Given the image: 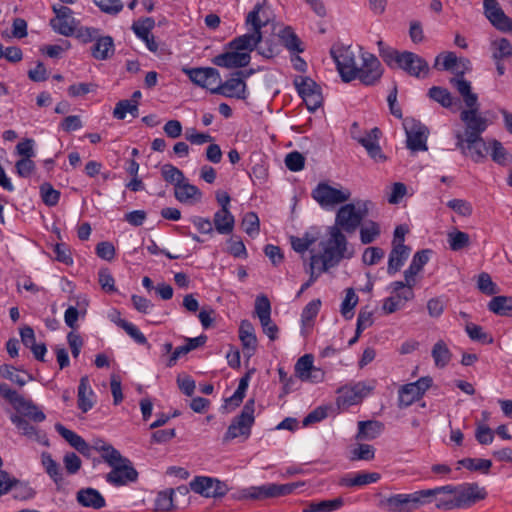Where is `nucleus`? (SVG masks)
<instances>
[{
  "label": "nucleus",
  "mask_w": 512,
  "mask_h": 512,
  "mask_svg": "<svg viewBox=\"0 0 512 512\" xmlns=\"http://www.w3.org/2000/svg\"><path fill=\"white\" fill-rule=\"evenodd\" d=\"M483 13L490 24L502 33L512 32V18L507 16L497 0H483Z\"/></svg>",
  "instance_id": "12"
},
{
  "label": "nucleus",
  "mask_w": 512,
  "mask_h": 512,
  "mask_svg": "<svg viewBox=\"0 0 512 512\" xmlns=\"http://www.w3.org/2000/svg\"><path fill=\"white\" fill-rule=\"evenodd\" d=\"M190 488L195 493L207 498L223 497L228 492V487L224 482L206 476H196L190 482Z\"/></svg>",
  "instance_id": "15"
},
{
  "label": "nucleus",
  "mask_w": 512,
  "mask_h": 512,
  "mask_svg": "<svg viewBox=\"0 0 512 512\" xmlns=\"http://www.w3.org/2000/svg\"><path fill=\"white\" fill-rule=\"evenodd\" d=\"M488 309L496 315L512 317V297L495 296L489 301Z\"/></svg>",
  "instance_id": "37"
},
{
  "label": "nucleus",
  "mask_w": 512,
  "mask_h": 512,
  "mask_svg": "<svg viewBox=\"0 0 512 512\" xmlns=\"http://www.w3.org/2000/svg\"><path fill=\"white\" fill-rule=\"evenodd\" d=\"M477 287L482 293L486 295H494L498 292L497 285L492 281L491 276L486 272L479 274Z\"/></svg>",
  "instance_id": "63"
},
{
  "label": "nucleus",
  "mask_w": 512,
  "mask_h": 512,
  "mask_svg": "<svg viewBox=\"0 0 512 512\" xmlns=\"http://www.w3.org/2000/svg\"><path fill=\"white\" fill-rule=\"evenodd\" d=\"M379 54L390 67H397L408 75L416 78H426L429 74L428 62L416 53L410 51L398 52L387 46L382 40L377 42Z\"/></svg>",
  "instance_id": "1"
},
{
  "label": "nucleus",
  "mask_w": 512,
  "mask_h": 512,
  "mask_svg": "<svg viewBox=\"0 0 512 512\" xmlns=\"http://www.w3.org/2000/svg\"><path fill=\"white\" fill-rule=\"evenodd\" d=\"M375 456V449L369 444H359L351 451V460H365L370 461Z\"/></svg>",
  "instance_id": "64"
},
{
  "label": "nucleus",
  "mask_w": 512,
  "mask_h": 512,
  "mask_svg": "<svg viewBox=\"0 0 512 512\" xmlns=\"http://www.w3.org/2000/svg\"><path fill=\"white\" fill-rule=\"evenodd\" d=\"M55 430L74 448L77 449L84 439L74 431L60 423L55 424Z\"/></svg>",
  "instance_id": "62"
},
{
  "label": "nucleus",
  "mask_w": 512,
  "mask_h": 512,
  "mask_svg": "<svg viewBox=\"0 0 512 512\" xmlns=\"http://www.w3.org/2000/svg\"><path fill=\"white\" fill-rule=\"evenodd\" d=\"M454 495L456 508H468L485 499L487 492L485 488L480 487L477 483H464L454 486Z\"/></svg>",
  "instance_id": "14"
},
{
  "label": "nucleus",
  "mask_w": 512,
  "mask_h": 512,
  "mask_svg": "<svg viewBox=\"0 0 512 512\" xmlns=\"http://www.w3.org/2000/svg\"><path fill=\"white\" fill-rule=\"evenodd\" d=\"M353 139L361 144L367 151L368 155L376 162H384L386 156L383 154L382 149L379 145V138L381 131L379 128L374 127L367 131L364 136H356L354 131H351Z\"/></svg>",
  "instance_id": "18"
},
{
  "label": "nucleus",
  "mask_w": 512,
  "mask_h": 512,
  "mask_svg": "<svg viewBox=\"0 0 512 512\" xmlns=\"http://www.w3.org/2000/svg\"><path fill=\"white\" fill-rule=\"evenodd\" d=\"M431 356L436 367L444 368L451 361L452 353L447 344L443 340H439L434 344L431 350Z\"/></svg>",
  "instance_id": "38"
},
{
  "label": "nucleus",
  "mask_w": 512,
  "mask_h": 512,
  "mask_svg": "<svg viewBox=\"0 0 512 512\" xmlns=\"http://www.w3.org/2000/svg\"><path fill=\"white\" fill-rule=\"evenodd\" d=\"M94 396V392L90 387L88 376H83L80 379L78 386V408L86 413L94 406V402L91 397Z\"/></svg>",
  "instance_id": "33"
},
{
  "label": "nucleus",
  "mask_w": 512,
  "mask_h": 512,
  "mask_svg": "<svg viewBox=\"0 0 512 512\" xmlns=\"http://www.w3.org/2000/svg\"><path fill=\"white\" fill-rule=\"evenodd\" d=\"M183 72L194 84L208 89L211 93L212 89L220 83V73L212 67L184 68Z\"/></svg>",
  "instance_id": "17"
},
{
  "label": "nucleus",
  "mask_w": 512,
  "mask_h": 512,
  "mask_svg": "<svg viewBox=\"0 0 512 512\" xmlns=\"http://www.w3.org/2000/svg\"><path fill=\"white\" fill-rule=\"evenodd\" d=\"M372 207L373 203L370 200H357L355 203L344 204L336 213L333 227L346 233H354Z\"/></svg>",
  "instance_id": "5"
},
{
  "label": "nucleus",
  "mask_w": 512,
  "mask_h": 512,
  "mask_svg": "<svg viewBox=\"0 0 512 512\" xmlns=\"http://www.w3.org/2000/svg\"><path fill=\"white\" fill-rule=\"evenodd\" d=\"M313 356L305 354L301 356L295 364V374L302 381H307L311 378V372H319V369L313 365Z\"/></svg>",
  "instance_id": "39"
},
{
  "label": "nucleus",
  "mask_w": 512,
  "mask_h": 512,
  "mask_svg": "<svg viewBox=\"0 0 512 512\" xmlns=\"http://www.w3.org/2000/svg\"><path fill=\"white\" fill-rule=\"evenodd\" d=\"M465 331L468 334L469 338L473 341L480 342L482 344H491L493 343V337L486 333L483 328L474 323H467L465 325Z\"/></svg>",
  "instance_id": "51"
},
{
  "label": "nucleus",
  "mask_w": 512,
  "mask_h": 512,
  "mask_svg": "<svg viewBox=\"0 0 512 512\" xmlns=\"http://www.w3.org/2000/svg\"><path fill=\"white\" fill-rule=\"evenodd\" d=\"M410 251V247L406 245H398L392 247V250L389 254L387 267V273L389 275H394L401 269V267L404 265L405 261L409 257Z\"/></svg>",
  "instance_id": "30"
},
{
  "label": "nucleus",
  "mask_w": 512,
  "mask_h": 512,
  "mask_svg": "<svg viewBox=\"0 0 512 512\" xmlns=\"http://www.w3.org/2000/svg\"><path fill=\"white\" fill-rule=\"evenodd\" d=\"M269 22V16L267 14L264 5L257 3L253 10L250 11L246 17L245 25L248 28V32L234 38L229 42L230 49L235 50H255V47L262 41V28L265 27Z\"/></svg>",
  "instance_id": "2"
},
{
  "label": "nucleus",
  "mask_w": 512,
  "mask_h": 512,
  "mask_svg": "<svg viewBox=\"0 0 512 512\" xmlns=\"http://www.w3.org/2000/svg\"><path fill=\"white\" fill-rule=\"evenodd\" d=\"M11 490L14 499L27 500L31 499L35 491L29 486L28 483L21 482L15 478H11Z\"/></svg>",
  "instance_id": "50"
},
{
  "label": "nucleus",
  "mask_w": 512,
  "mask_h": 512,
  "mask_svg": "<svg viewBox=\"0 0 512 512\" xmlns=\"http://www.w3.org/2000/svg\"><path fill=\"white\" fill-rule=\"evenodd\" d=\"M428 96L447 109H452L454 105L459 103V100L454 98L448 89L440 86H432L428 90Z\"/></svg>",
  "instance_id": "36"
},
{
  "label": "nucleus",
  "mask_w": 512,
  "mask_h": 512,
  "mask_svg": "<svg viewBox=\"0 0 512 512\" xmlns=\"http://www.w3.org/2000/svg\"><path fill=\"white\" fill-rule=\"evenodd\" d=\"M450 83L462 96L466 107L478 106V96L472 92L471 83L463 78V72L460 77L451 78Z\"/></svg>",
  "instance_id": "27"
},
{
  "label": "nucleus",
  "mask_w": 512,
  "mask_h": 512,
  "mask_svg": "<svg viewBox=\"0 0 512 512\" xmlns=\"http://www.w3.org/2000/svg\"><path fill=\"white\" fill-rule=\"evenodd\" d=\"M362 65L357 69V78L364 85L370 86L377 83L383 74V68L377 57L369 52L361 55Z\"/></svg>",
  "instance_id": "13"
},
{
  "label": "nucleus",
  "mask_w": 512,
  "mask_h": 512,
  "mask_svg": "<svg viewBox=\"0 0 512 512\" xmlns=\"http://www.w3.org/2000/svg\"><path fill=\"white\" fill-rule=\"evenodd\" d=\"M108 465L112 470L106 475V481L114 486H123L135 482L138 478V472L132 466L131 461L122 455L120 460Z\"/></svg>",
  "instance_id": "10"
},
{
  "label": "nucleus",
  "mask_w": 512,
  "mask_h": 512,
  "mask_svg": "<svg viewBox=\"0 0 512 512\" xmlns=\"http://www.w3.org/2000/svg\"><path fill=\"white\" fill-rule=\"evenodd\" d=\"M460 120L464 124V132H457L456 147L465 153V143L473 144L480 139V136L487 130L489 120L483 117L479 112V105L466 107L460 113Z\"/></svg>",
  "instance_id": "4"
},
{
  "label": "nucleus",
  "mask_w": 512,
  "mask_h": 512,
  "mask_svg": "<svg viewBox=\"0 0 512 512\" xmlns=\"http://www.w3.org/2000/svg\"><path fill=\"white\" fill-rule=\"evenodd\" d=\"M312 198L324 209L345 203L351 197L347 188H336L326 182H320L311 193Z\"/></svg>",
  "instance_id": "7"
},
{
  "label": "nucleus",
  "mask_w": 512,
  "mask_h": 512,
  "mask_svg": "<svg viewBox=\"0 0 512 512\" xmlns=\"http://www.w3.org/2000/svg\"><path fill=\"white\" fill-rule=\"evenodd\" d=\"M99 10L108 15H118L124 8L122 0H92Z\"/></svg>",
  "instance_id": "54"
},
{
  "label": "nucleus",
  "mask_w": 512,
  "mask_h": 512,
  "mask_svg": "<svg viewBox=\"0 0 512 512\" xmlns=\"http://www.w3.org/2000/svg\"><path fill=\"white\" fill-rule=\"evenodd\" d=\"M331 55L336 63L337 70L346 83L357 78V65L353 53L349 50H342L339 54L331 51Z\"/></svg>",
  "instance_id": "19"
},
{
  "label": "nucleus",
  "mask_w": 512,
  "mask_h": 512,
  "mask_svg": "<svg viewBox=\"0 0 512 512\" xmlns=\"http://www.w3.org/2000/svg\"><path fill=\"white\" fill-rule=\"evenodd\" d=\"M383 424L379 421H360L358 423L357 440H373L383 431Z\"/></svg>",
  "instance_id": "35"
},
{
  "label": "nucleus",
  "mask_w": 512,
  "mask_h": 512,
  "mask_svg": "<svg viewBox=\"0 0 512 512\" xmlns=\"http://www.w3.org/2000/svg\"><path fill=\"white\" fill-rule=\"evenodd\" d=\"M381 233L380 225L372 220L366 221L360 228V240L362 244L373 243Z\"/></svg>",
  "instance_id": "44"
},
{
  "label": "nucleus",
  "mask_w": 512,
  "mask_h": 512,
  "mask_svg": "<svg viewBox=\"0 0 512 512\" xmlns=\"http://www.w3.org/2000/svg\"><path fill=\"white\" fill-rule=\"evenodd\" d=\"M255 312L259 321H268L271 317V304L267 296L260 295L255 301Z\"/></svg>",
  "instance_id": "60"
},
{
  "label": "nucleus",
  "mask_w": 512,
  "mask_h": 512,
  "mask_svg": "<svg viewBox=\"0 0 512 512\" xmlns=\"http://www.w3.org/2000/svg\"><path fill=\"white\" fill-rule=\"evenodd\" d=\"M173 489L160 491L155 500V508L158 512H167L173 507Z\"/></svg>",
  "instance_id": "59"
},
{
  "label": "nucleus",
  "mask_w": 512,
  "mask_h": 512,
  "mask_svg": "<svg viewBox=\"0 0 512 512\" xmlns=\"http://www.w3.org/2000/svg\"><path fill=\"white\" fill-rule=\"evenodd\" d=\"M115 323L121 327L136 343L141 345L148 344L145 335L134 324L124 319L116 320Z\"/></svg>",
  "instance_id": "55"
},
{
  "label": "nucleus",
  "mask_w": 512,
  "mask_h": 512,
  "mask_svg": "<svg viewBox=\"0 0 512 512\" xmlns=\"http://www.w3.org/2000/svg\"><path fill=\"white\" fill-rule=\"evenodd\" d=\"M174 196L181 203H193L201 200L202 192L185 179L174 187Z\"/></svg>",
  "instance_id": "28"
},
{
  "label": "nucleus",
  "mask_w": 512,
  "mask_h": 512,
  "mask_svg": "<svg viewBox=\"0 0 512 512\" xmlns=\"http://www.w3.org/2000/svg\"><path fill=\"white\" fill-rule=\"evenodd\" d=\"M371 388L365 383L358 382L351 387H343L339 390L338 398L344 405L351 406L359 403L370 392Z\"/></svg>",
  "instance_id": "23"
},
{
  "label": "nucleus",
  "mask_w": 512,
  "mask_h": 512,
  "mask_svg": "<svg viewBox=\"0 0 512 512\" xmlns=\"http://www.w3.org/2000/svg\"><path fill=\"white\" fill-rule=\"evenodd\" d=\"M12 406L19 413L18 416L28 417L34 422L40 423L46 418L45 414L31 400L25 399L21 395Z\"/></svg>",
  "instance_id": "24"
},
{
  "label": "nucleus",
  "mask_w": 512,
  "mask_h": 512,
  "mask_svg": "<svg viewBox=\"0 0 512 512\" xmlns=\"http://www.w3.org/2000/svg\"><path fill=\"white\" fill-rule=\"evenodd\" d=\"M343 505V498L337 497L335 499L311 502L303 512H333L340 509Z\"/></svg>",
  "instance_id": "42"
},
{
  "label": "nucleus",
  "mask_w": 512,
  "mask_h": 512,
  "mask_svg": "<svg viewBox=\"0 0 512 512\" xmlns=\"http://www.w3.org/2000/svg\"><path fill=\"white\" fill-rule=\"evenodd\" d=\"M239 338L244 349L254 351L257 346V338L254 333L253 325L248 320H243L239 328Z\"/></svg>",
  "instance_id": "43"
},
{
  "label": "nucleus",
  "mask_w": 512,
  "mask_h": 512,
  "mask_svg": "<svg viewBox=\"0 0 512 512\" xmlns=\"http://www.w3.org/2000/svg\"><path fill=\"white\" fill-rule=\"evenodd\" d=\"M294 84L309 111H315L321 106L320 86L314 80L309 77H299L294 80Z\"/></svg>",
  "instance_id": "11"
},
{
  "label": "nucleus",
  "mask_w": 512,
  "mask_h": 512,
  "mask_svg": "<svg viewBox=\"0 0 512 512\" xmlns=\"http://www.w3.org/2000/svg\"><path fill=\"white\" fill-rule=\"evenodd\" d=\"M40 193L43 202L48 206H55L60 199V192L49 183H43L40 186Z\"/></svg>",
  "instance_id": "61"
},
{
  "label": "nucleus",
  "mask_w": 512,
  "mask_h": 512,
  "mask_svg": "<svg viewBox=\"0 0 512 512\" xmlns=\"http://www.w3.org/2000/svg\"><path fill=\"white\" fill-rule=\"evenodd\" d=\"M489 148L492 160L499 165H505L508 153L503 144L497 139H492L489 141Z\"/></svg>",
  "instance_id": "57"
},
{
  "label": "nucleus",
  "mask_w": 512,
  "mask_h": 512,
  "mask_svg": "<svg viewBox=\"0 0 512 512\" xmlns=\"http://www.w3.org/2000/svg\"><path fill=\"white\" fill-rule=\"evenodd\" d=\"M55 17L50 19L49 25L54 32L62 36H73L78 21L73 17V11L68 6H52Z\"/></svg>",
  "instance_id": "9"
},
{
  "label": "nucleus",
  "mask_w": 512,
  "mask_h": 512,
  "mask_svg": "<svg viewBox=\"0 0 512 512\" xmlns=\"http://www.w3.org/2000/svg\"><path fill=\"white\" fill-rule=\"evenodd\" d=\"M234 223V216L231 214L229 209H219L215 212L213 224L219 234H230L233 231Z\"/></svg>",
  "instance_id": "34"
},
{
  "label": "nucleus",
  "mask_w": 512,
  "mask_h": 512,
  "mask_svg": "<svg viewBox=\"0 0 512 512\" xmlns=\"http://www.w3.org/2000/svg\"><path fill=\"white\" fill-rule=\"evenodd\" d=\"M492 58L504 60L512 56V44L507 38H500L491 43Z\"/></svg>",
  "instance_id": "45"
},
{
  "label": "nucleus",
  "mask_w": 512,
  "mask_h": 512,
  "mask_svg": "<svg viewBox=\"0 0 512 512\" xmlns=\"http://www.w3.org/2000/svg\"><path fill=\"white\" fill-rule=\"evenodd\" d=\"M407 147L411 151H427L428 129L425 125L415 120L406 121L404 123Z\"/></svg>",
  "instance_id": "16"
},
{
  "label": "nucleus",
  "mask_w": 512,
  "mask_h": 512,
  "mask_svg": "<svg viewBox=\"0 0 512 512\" xmlns=\"http://www.w3.org/2000/svg\"><path fill=\"white\" fill-rule=\"evenodd\" d=\"M255 49H257L261 56L267 59L273 58L281 52L280 44L272 38H262V41L258 43Z\"/></svg>",
  "instance_id": "49"
},
{
  "label": "nucleus",
  "mask_w": 512,
  "mask_h": 512,
  "mask_svg": "<svg viewBox=\"0 0 512 512\" xmlns=\"http://www.w3.org/2000/svg\"><path fill=\"white\" fill-rule=\"evenodd\" d=\"M298 486V483H268L261 486H252L242 490L241 498L253 500L276 498L291 494Z\"/></svg>",
  "instance_id": "8"
},
{
  "label": "nucleus",
  "mask_w": 512,
  "mask_h": 512,
  "mask_svg": "<svg viewBox=\"0 0 512 512\" xmlns=\"http://www.w3.org/2000/svg\"><path fill=\"white\" fill-rule=\"evenodd\" d=\"M254 411L255 401L254 399H249L245 403L240 415L236 416L232 420L224 435L223 440L227 442L240 436H243L245 439H247L251 434V428L255 421Z\"/></svg>",
  "instance_id": "6"
},
{
  "label": "nucleus",
  "mask_w": 512,
  "mask_h": 512,
  "mask_svg": "<svg viewBox=\"0 0 512 512\" xmlns=\"http://www.w3.org/2000/svg\"><path fill=\"white\" fill-rule=\"evenodd\" d=\"M433 502L437 509L448 511L456 508L454 485L435 487Z\"/></svg>",
  "instance_id": "26"
},
{
  "label": "nucleus",
  "mask_w": 512,
  "mask_h": 512,
  "mask_svg": "<svg viewBox=\"0 0 512 512\" xmlns=\"http://www.w3.org/2000/svg\"><path fill=\"white\" fill-rule=\"evenodd\" d=\"M91 48L92 56L97 60H106L114 54V41L111 36H97Z\"/></svg>",
  "instance_id": "32"
},
{
  "label": "nucleus",
  "mask_w": 512,
  "mask_h": 512,
  "mask_svg": "<svg viewBox=\"0 0 512 512\" xmlns=\"http://www.w3.org/2000/svg\"><path fill=\"white\" fill-rule=\"evenodd\" d=\"M155 27V20L151 17L140 19L134 22L132 30L138 38L145 39L150 35L151 30Z\"/></svg>",
  "instance_id": "56"
},
{
  "label": "nucleus",
  "mask_w": 512,
  "mask_h": 512,
  "mask_svg": "<svg viewBox=\"0 0 512 512\" xmlns=\"http://www.w3.org/2000/svg\"><path fill=\"white\" fill-rule=\"evenodd\" d=\"M11 422L16 426L18 432L27 437L30 440H33L41 445L48 446L49 441L46 434L40 430H38L34 425H32L26 418L23 416L12 415Z\"/></svg>",
  "instance_id": "22"
},
{
  "label": "nucleus",
  "mask_w": 512,
  "mask_h": 512,
  "mask_svg": "<svg viewBox=\"0 0 512 512\" xmlns=\"http://www.w3.org/2000/svg\"><path fill=\"white\" fill-rule=\"evenodd\" d=\"M224 52L215 56L212 62L219 67L224 68H242L247 66L251 61L249 50H235Z\"/></svg>",
  "instance_id": "20"
},
{
  "label": "nucleus",
  "mask_w": 512,
  "mask_h": 512,
  "mask_svg": "<svg viewBox=\"0 0 512 512\" xmlns=\"http://www.w3.org/2000/svg\"><path fill=\"white\" fill-rule=\"evenodd\" d=\"M458 465L470 471H479L483 474H488L492 467V461L481 458H464L458 461Z\"/></svg>",
  "instance_id": "46"
},
{
  "label": "nucleus",
  "mask_w": 512,
  "mask_h": 512,
  "mask_svg": "<svg viewBox=\"0 0 512 512\" xmlns=\"http://www.w3.org/2000/svg\"><path fill=\"white\" fill-rule=\"evenodd\" d=\"M77 502L83 506L93 509H101L106 505L104 497L94 488H82L77 492Z\"/></svg>",
  "instance_id": "25"
},
{
  "label": "nucleus",
  "mask_w": 512,
  "mask_h": 512,
  "mask_svg": "<svg viewBox=\"0 0 512 512\" xmlns=\"http://www.w3.org/2000/svg\"><path fill=\"white\" fill-rule=\"evenodd\" d=\"M161 174L164 180L174 184V187H176V185H178L182 180H185L183 172L171 164L163 165Z\"/></svg>",
  "instance_id": "58"
},
{
  "label": "nucleus",
  "mask_w": 512,
  "mask_h": 512,
  "mask_svg": "<svg viewBox=\"0 0 512 512\" xmlns=\"http://www.w3.org/2000/svg\"><path fill=\"white\" fill-rule=\"evenodd\" d=\"M278 37L282 45L291 53L299 54L304 52V46L292 27L286 26L279 31Z\"/></svg>",
  "instance_id": "31"
},
{
  "label": "nucleus",
  "mask_w": 512,
  "mask_h": 512,
  "mask_svg": "<svg viewBox=\"0 0 512 512\" xmlns=\"http://www.w3.org/2000/svg\"><path fill=\"white\" fill-rule=\"evenodd\" d=\"M447 241L452 251H460L470 244V237L467 233L454 229L447 235Z\"/></svg>",
  "instance_id": "48"
},
{
  "label": "nucleus",
  "mask_w": 512,
  "mask_h": 512,
  "mask_svg": "<svg viewBox=\"0 0 512 512\" xmlns=\"http://www.w3.org/2000/svg\"><path fill=\"white\" fill-rule=\"evenodd\" d=\"M418 388L411 383L403 385L399 389L398 406L399 408H407L414 402L420 400L422 396L419 394Z\"/></svg>",
  "instance_id": "41"
},
{
  "label": "nucleus",
  "mask_w": 512,
  "mask_h": 512,
  "mask_svg": "<svg viewBox=\"0 0 512 512\" xmlns=\"http://www.w3.org/2000/svg\"><path fill=\"white\" fill-rule=\"evenodd\" d=\"M41 462L45 468L46 473L54 480L59 482L62 480V473L59 464L54 461L48 452H43L41 455Z\"/></svg>",
  "instance_id": "53"
},
{
  "label": "nucleus",
  "mask_w": 512,
  "mask_h": 512,
  "mask_svg": "<svg viewBox=\"0 0 512 512\" xmlns=\"http://www.w3.org/2000/svg\"><path fill=\"white\" fill-rule=\"evenodd\" d=\"M380 477V474L377 472H358L345 475L340 479L339 484L345 487H362L376 483Z\"/></svg>",
  "instance_id": "29"
},
{
  "label": "nucleus",
  "mask_w": 512,
  "mask_h": 512,
  "mask_svg": "<svg viewBox=\"0 0 512 512\" xmlns=\"http://www.w3.org/2000/svg\"><path fill=\"white\" fill-rule=\"evenodd\" d=\"M212 93L244 100L247 98V86L244 79L236 76L223 83L220 81L215 89H212Z\"/></svg>",
  "instance_id": "21"
},
{
  "label": "nucleus",
  "mask_w": 512,
  "mask_h": 512,
  "mask_svg": "<svg viewBox=\"0 0 512 512\" xmlns=\"http://www.w3.org/2000/svg\"><path fill=\"white\" fill-rule=\"evenodd\" d=\"M329 239L324 243L322 254H313L310 260L320 267V272H326L339 264L346 255L347 239L342 231L336 227H329Z\"/></svg>",
  "instance_id": "3"
},
{
  "label": "nucleus",
  "mask_w": 512,
  "mask_h": 512,
  "mask_svg": "<svg viewBox=\"0 0 512 512\" xmlns=\"http://www.w3.org/2000/svg\"><path fill=\"white\" fill-rule=\"evenodd\" d=\"M357 303H358V296L356 295L354 289L353 288L346 289V295H345L344 300L342 301L341 310H340L342 316L345 319H347V320L352 319V317L354 316L353 309L355 308Z\"/></svg>",
  "instance_id": "52"
},
{
  "label": "nucleus",
  "mask_w": 512,
  "mask_h": 512,
  "mask_svg": "<svg viewBox=\"0 0 512 512\" xmlns=\"http://www.w3.org/2000/svg\"><path fill=\"white\" fill-rule=\"evenodd\" d=\"M92 447L93 450L101 453V457L107 464H114V461L121 459V453L102 439H95Z\"/></svg>",
  "instance_id": "40"
},
{
  "label": "nucleus",
  "mask_w": 512,
  "mask_h": 512,
  "mask_svg": "<svg viewBox=\"0 0 512 512\" xmlns=\"http://www.w3.org/2000/svg\"><path fill=\"white\" fill-rule=\"evenodd\" d=\"M489 149V146H487L482 136H480V139L475 141L473 144L465 143V151H470V157L475 163L483 162Z\"/></svg>",
  "instance_id": "47"
}]
</instances>
